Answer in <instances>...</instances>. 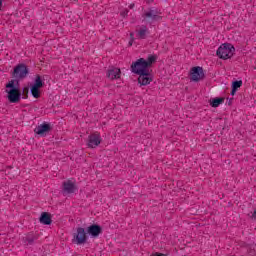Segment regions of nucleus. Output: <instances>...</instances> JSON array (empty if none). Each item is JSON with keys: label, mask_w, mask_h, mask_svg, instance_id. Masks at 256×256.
Returning a JSON list of instances; mask_svg holds the SVG:
<instances>
[{"label": "nucleus", "mask_w": 256, "mask_h": 256, "mask_svg": "<svg viewBox=\"0 0 256 256\" xmlns=\"http://www.w3.org/2000/svg\"><path fill=\"white\" fill-rule=\"evenodd\" d=\"M101 145V134L95 132L88 136V147L90 149H95V147H99Z\"/></svg>", "instance_id": "6"}, {"label": "nucleus", "mask_w": 256, "mask_h": 256, "mask_svg": "<svg viewBox=\"0 0 256 256\" xmlns=\"http://www.w3.org/2000/svg\"><path fill=\"white\" fill-rule=\"evenodd\" d=\"M201 79H205V72H203V67L196 66L191 68L190 81H194L195 83H197L201 81Z\"/></svg>", "instance_id": "4"}, {"label": "nucleus", "mask_w": 256, "mask_h": 256, "mask_svg": "<svg viewBox=\"0 0 256 256\" xmlns=\"http://www.w3.org/2000/svg\"><path fill=\"white\" fill-rule=\"evenodd\" d=\"M147 3H153L155 0H146Z\"/></svg>", "instance_id": "26"}, {"label": "nucleus", "mask_w": 256, "mask_h": 256, "mask_svg": "<svg viewBox=\"0 0 256 256\" xmlns=\"http://www.w3.org/2000/svg\"><path fill=\"white\" fill-rule=\"evenodd\" d=\"M50 131H51V125L47 124L46 122L38 125L34 129V133H36V135H40L41 137H45V134L49 133Z\"/></svg>", "instance_id": "10"}, {"label": "nucleus", "mask_w": 256, "mask_h": 256, "mask_svg": "<svg viewBox=\"0 0 256 256\" xmlns=\"http://www.w3.org/2000/svg\"><path fill=\"white\" fill-rule=\"evenodd\" d=\"M155 61H157V56L155 55H149L147 60L144 58H139L137 61L131 64V71L136 75L147 73L149 71V67H151Z\"/></svg>", "instance_id": "1"}, {"label": "nucleus", "mask_w": 256, "mask_h": 256, "mask_svg": "<svg viewBox=\"0 0 256 256\" xmlns=\"http://www.w3.org/2000/svg\"><path fill=\"white\" fill-rule=\"evenodd\" d=\"M107 77L111 81H115V79H121V69L119 68H109L107 71Z\"/></svg>", "instance_id": "13"}, {"label": "nucleus", "mask_w": 256, "mask_h": 256, "mask_svg": "<svg viewBox=\"0 0 256 256\" xmlns=\"http://www.w3.org/2000/svg\"><path fill=\"white\" fill-rule=\"evenodd\" d=\"M133 41H135V40H131V39H130V41H129V47H131V46L133 45Z\"/></svg>", "instance_id": "24"}, {"label": "nucleus", "mask_w": 256, "mask_h": 256, "mask_svg": "<svg viewBox=\"0 0 256 256\" xmlns=\"http://www.w3.org/2000/svg\"><path fill=\"white\" fill-rule=\"evenodd\" d=\"M102 231L103 230L101 229V226H99L97 224H93L90 227H88V233L92 237H99V235H101Z\"/></svg>", "instance_id": "15"}, {"label": "nucleus", "mask_w": 256, "mask_h": 256, "mask_svg": "<svg viewBox=\"0 0 256 256\" xmlns=\"http://www.w3.org/2000/svg\"><path fill=\"white\" fill-rule=\"evenodd\" d=\"M40 223H42V225H51V214L43 212L40 216Z\"/></svg>", "instance_id": "16"}, {"label": "nucleus", "mask_w": 256, "mask_h": 256, "mask_svg": "<svg viewBox=\"0 0 256 256\" xmlns=\"http://www.w3.org/2000/svg\"><path fill=\"white\" fill-rule=\"evenodd\" d=\"M130 39L132 41H135V34L133 32L130 33Z\"/></svg>", "instance_id": "22"}, {"label": "nucleus", "mask_w": 256, "mask_h": 256, "mask_svg": "<svg viewBox=\"0 0 256 256\" xmlns=\"http://www.w3.org/2000/svg\"><path fill=\"white\" fill-rule=\"evenodd\" d=\"M234 53L235 47L232 44H222L217 50L220 59H231Z\"/></svg>", "instance_id": "3"}, {"label": "nucleus", "mask_w": 256, "mask_h": 256, "mask_svg": "<svg viewBox=\"0 0 256 256\" xmlns=\"http://www.w3.org/2000/svg\"><path fill=\"white\" fill-rule=\"evenodd\" d=\"M138 75H139L138 83L141 86L150 85L151 82L153 81V76L151 75V73H149V70H148V72H143V73L138 74Z\"/></svg>", "instance_id": "9"}, {"label": "nucleus", "mask_w": 256, "mask_h": 256, "mask_svg": "<svg viewBox=\"0 0 256 256\" xmlns=\"http://www.w3.org/2000/svg\"><path fill=\"white\" fill-rule=\"evenodd\" d=\"M241 85H243V81H241V80H239V81H234L233 83H232V88H234V89H239L240 87H241Z\"/></svg>", "instance_id": "20"}, {"label": "nucleus", "mask_w": 256, "mask_h": 256, "mask_svg": "<svg viewBox=\"0 0 256 256\" xmlns=\"http://www.w3.org/2000/svg\"><path fill=\"white\" fill-rule=\"evenodd\" d=\"M6 93H8V101L9 103H19L21 101V90L15 85V80L9 81L6 84Z\"/></svg>", "instance_id": "2"}, {"label": "nucleus", "mask_w": 256, "mask_h": 256, "mask_svg": "<svg viewBox=\"0 0 256 256\" xmlns=\"http://www.w3.org/2000/svg\"><path fill=\"white\" fill-rule=\"evenodd\" d=\"M222 103H225V98H214L210 101L211 107H219Z\"/></svg>", "instance_id": "17"}, {"label": "nucleus", "mask_w": 256, "mask_h": 256, "mask_svg": "<svg viewBox=\"0 0 256 256\" xmlns=\"http://www.w3.org/2000/svg\"><path fill=\"white\" fill-rule=\"evenodd\" d=\"M252 219H256V211L252 214Z\"/></svg>", "instance_id": "25"}, {"label": "nucleus", "mask_w": 256, "mask_h": 256, "mask_svg": "<svg viewBox=\"0 0 256 256\" xmlns=\"http://www.w3.org/2000/svg\"><path fill=\"white\" fill-rule=\"evenodd\" d=\"M40 88H37L35 86L31 87V94L34 97V99H39V97H41V91H39Z\"/></svg>", "instance_id": "19"}, {"label": "nucleus", "mask_w": 256, "mask_h": 256, "mask_svg": "<svg viewBox=\"0 0 256 256\" xmlns=\"http://www.w3.org/2000/svg\"><path fill=\"white\" fill-rule=\"evenodd\" d=\"M151 256H167V255H165L163 253L156 252V253L151 254Z\"/></svg>", "instance_id": "21"}, {"label": "nucleus", "mask_w": 256, "mask_h": 256, "mask_svg": "<svg viewBox=\"0 0 256 256\" xmlns=\"http://www.w3.org/2000/svg\"><path fill=\"white\" fill-rule=\"evenodd\" d=\"M149 33V28L145 25L138 26V28L136 29V37L140 40L146 39Z\"/></svg>", "instance_id": "11"}, {"label": "nucleus", "mask_w": 256, "mask_h": 256, "mask_svg": "<svg viewBox=\"0 0 256 256\" xmlns=\"http://www.w3.org/2000/svg\"><path fill=\"white\" fill-rule=\"evenodd\" d=\"M74 239L77 245H83V243H87V233H85V228H77Z\"/></svg>", "instance_id": "7"}, {"label": "nucleus", "mask_w": 256, "mask_h": 256, "mask_svg": "<svg viewBox=\"0 0 256 256\" xmlns=\"http://www.w3.org/2000/svg\"><path fill=\"white\" fill-rule=\"evenodd\" d=\"M237 93V89L232 87L231 95H235Z\"/></svg>", "instance_id": "23"}, {"label": "nucleus", "mask_w": 256, "mask_h": 256, "mask_svg": "<svg viewBox=\"0 0 256 256\" xmlns=\"http://www.w3.org/2000/svg\"><path fill=\"white\" fill-rule=\"evenodd\" d=\"M133 7H134V4H132V5L130 6L131 9H133Z\"/></svg>", "instance_id": "27"}, {"label": "nucleus", "mask_w": 256, "mask_h": 256, "mask_svg": "<svg viewBox=\"0 0 256 256\" xmlns=\"http://www.w3.org/2000/svg\"><path fill=\"white\" fill-rule=\"evenodd\" d=\"M27 75H29V68H27V65L18 64L14 68L13 77H15V79H25Z\"/></svg>", "instance_id": "5"}, {"label": "nucleus", "mask_w": 256, "mask_h": 256, "mask_svg": "<svg viewBox=\"0 0 256 256\" xmlns=\"http://www.w3.org/2000/svg\"><path fill=\"white\" fill-rule=\"evenodd\" d=\"M143 17H146V19H151V21H159V19H161L159 11L153 8L149 9V11H146L143 14Z\"/></svg>", "instance_id": "12"}, {"label": "nucleus", "mask_w": 256, "mask_h": 256, "mask_svg": "<svg viewBox=\"0 0 256 256\" xmlns=\"http://www.w3.org/2000/svg\"><path fill=\"white\" fill-rule=\"evenodd\" d=\"M39 239V235L33 232L28 233L22 238L24 245H33Z\"/></svg>", "instance_id": "14"}, {"label": "nucleus", "mask_w": 256, "mask_h": 256, "mask_svg": "<svg viewBox=\"0 0 256 256\" xmlns=\"http://www.w3.org/2000/svg\"><path fill=\"white\" fill-rule=\"evenodd\" d=\"M44 83L43 80H41V76L37 75L35 80H34V84L32 85V87H36L38 89H41V87H43Z\"/></svg>", "instance_id": "18"}, {"label": "nucleus", "mask_w": 256, "mask_h": 256, "mask_svg": "<svg viewBox=\"0 0 256 256\" xmlns=\"http://www.w3.org/2000/svg\"><path fill=\"white\" fill-rule=\"evenodd\" d=\"M62 187L63 195H71V193H75L77 189V187H75V182L71 180L64 181Z\"/></svg>", "instance_id": "8"}]
</instances>
